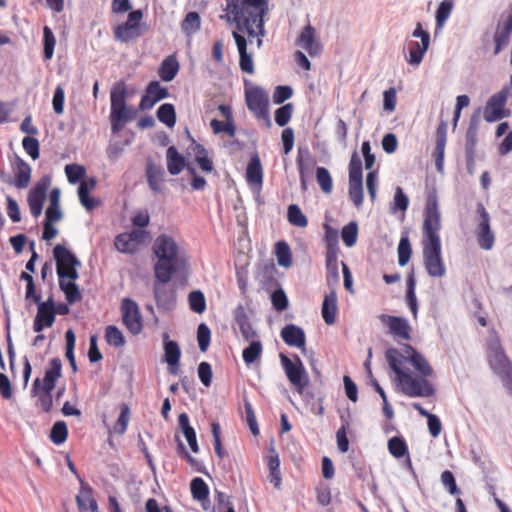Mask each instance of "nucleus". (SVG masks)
Listing matches in <instances>:
<instances>
[{"instance_id":"nucleus-4","label":"nucleus","mask_w":512,"mask_h":512,"mask_svg":"<svg viewBox=\"0 0 512 512\" xmlns=\"http://www.w3.org/2000/svg\"><path fill=\"white\" fill-rule=\"evenodd\" d=\"M178 245L174 239L166 234L159 235L153 245V251L158 257L155 264V278L162 282L168 283L178 266Z\"/></svg>"},{"instance_id":"nucleus-5","label":"nucleus","mask_w":512,"mask_h":512,"mask_svg":"<svg viewBox=\"0 0 512 512\" xmlns=\"http://www.w3.org/2000/svg\"><path fill=\"white\" fill-rule=\"evenodd\" d=\"M61 375L62 362L56 357L49 361L43 380L36 378L33 382L31 390L32 395L38 398L40 408L46 413L50 412L52 409V391Z\"/></svg>"},{"instance_id":"nucleus-8","label":"nucleus","mask_w":512,"mask_h":512,"mask_svg":"<svg viewBox=\"0 0 512 512\" xmlns=\"http://www.w3.org/2000/svg\"><path fill=\"white\" fill-rule=\"evenodd\" d=\"M53 257L56 262V271L59 280H77L79 275L77 267L81 265L78 258L65 246L57 244L53 248Z\"/></svg>"},{"instance_id":"nucleus-44","label":"nucleus","mask_w":512,"mask_h":512,"mask_svg":"<svg viewBox=\"0 0 512 512\" xmlns=\"http://www.w3.org/2000/svg\"><path fill=\"white\" fill-rule=\"evenodd\" d=\"M105 340L106 342L116 348L122 347L125 344V338L120 329L115 325H108L105 328Z\"/></svg>"},{"instance_id":"nucleus-42","label":"nucleus","mask_w":512,"mask_h":512,"mask_svg":"<svg viewBox=\"0 0 512 512\" xmlns=\"http://www.w3.org/2000/svg\"><path fill=\"white\" fill-rule=\"evenodd\" d=\"M287 218L289 223L293 226L304 228L308 225L307 217L296 204H291L288 207Z\"/></svg>"},{"instance_id":"nucleus-56","label":"nucleus","mask_w":512,"mask_h":512,"mask_svg":"<svg viewBox=\"0 0 512 512\" xmlns=\"http://www.w3.org/2000/svg\"><path fill=\"white\" fill-rule=\"evenodd\" d=\"M130 420V408L126 403L120 406V415L114 425V431L118 434H124Z\"/></svg>"},{"instance_id":"nucleus-53","label":"nucleus","mask_w":512,"mask_h":512,"mask_svg":"<svg viewBox=\"0 0 512 512\" xmlns=\"http://www.w3.org/2000/svg\"><path fill=\"white\" fill-rule=\"evenodd\" d=\"M267 466L269 469L270 482L273 483L276 488H279L281 484V473L279 469L280 462L278 456H270L267 461Z\"/></svg>"},{"instance_id":"nucleus-23","label":"nucleus","mask_w":512,"mask_h":512,"mask_svg":"<svg viewBox=\"0 0 512 512\" xmlns=\"http://www.w3.org/2000/svg\"><path fill=\"white\" fill-rule=\"evenodd\" d=\"M243 30H245L247 32L245 27H243L241 31H243ZM238 31H239L238 29H237V31H233L232 36L236 42V45H237V48L239 51V56H240L239 66L243 72H246L248 74H253L254 73V64H253V59H252L251 54H249L247 52V41L242 35H240L238 33Z\"/></svg>"},{"instance_id":"nucleus-60","label":"nucleus","mask_w":512,"mask_h":512,"mask_svg":"<svg viewBox=\"0 0 512 512\" xmlns=\"http://www.w3.org/2000/svg\"><path fill=\"white\" fill-rule=\"evenodd\" d=\"M453 9V2L451 0H443L437 8L436 11V23L438 27L443 26V24L449 18Z\"/></svg>"},{"instance_id":"nucleus-11","label":"nucleus","mask_w":512,"mask_h":512,"mask_svg":"<svg viewBox=\"0 0 512 512\" xmlns=\"http://www.w3.org/2000/svg\"><path fill=\"white\" fill-rule=\"evenodd\" d=\"M143 12L141 10L130 11L127 20L113 28V35L117 41L128 43L139 38L142 35L141 20Z\"/></svg>"},{"instance_id":"nucleus-33","label":"nucleus","mask_w":512,"mask_h":512,"mask_svg":"<svg viewBox=\"0 0 512 512\" xmlns=\"http://www.w3.org/2000/svg\"><path fill=\"white\" fill-rule=\"evenodd\" d=\"M179 71V63L174 55L166 57L160 65L159 76L163 81H172Z\"/></svg>"},{"instance_id":"nucleus-49","label":"nucleus","mask_w":512,"mask_h":512,"mask_svg":"<svg viewBox=\"0 0 512 512\" xmlns=\"http://www.w3.org/2000/svg\"><path fill=\"white\" fill-rule=\"evenodd\" d=\"M114 245L116 249L121 253L132 254L138 249L132 242L128 233H121L115 237Z\"/></svg>"},{"instance_id":"nucleus-19","label":"nucleus","mask_w":512,"mask_h":512,"mask_svg":"<svg viewBox=\"0 0 512 512\" xmlns=\"http://www.w3.org/2000/svg\"><path fill=\"white\" fill-rule=\"evenodd\" d=\"M48 187V180L41 179L28 193L27 202L30 212L35 218H38L42 213Z\"/></svg>"},{"instance_id":"nucleus-15","label":"nucleus","mask_w":512,"mask_h":512,"mask_svg":"<svg viewBox=\"0 0 512 512\" xmlns=\"http://www.w3.org/2000/svg\"><path fill=\"white\" fill-rule=\"evenodd\" d=\"M324 230V241L326 244V266L327 269L332 272L335 277H338V255L340 252L338 245V231L331 227L329 224H324Z\"/></svg>"},{"instance_id":"nucleus-10","label":"nucleus","mask_w":512,"mask_h":512,"mask_svg":"<svg viewBox=\"0 0 512 512\" xmlns=\"http://www.w3.org/2000/svg\"><path fill=\"white\" fill-rule=\"evenodd\" d=\"M245 100L248 109L253 115L258 120L263 121L268 129L271 128L272 122L268 110L269 98L267 93L259 87H253L246 91Z\"/></svg>"},{"instance_id":"nucleus-31","label":"nucleus","mask_w":512,"mask_h":512,"mask_svg":"<svg viewBox=\"0 0 512 512\" xmlns=\"http://www.w3.org/2000/svg\"><path fill=\"white\" fill-rule=\"evenodd\" d=\"M167 169L171 175H178L185 167L184 157L178 153L175 146H170L166 152Z\"/></svg>"},{"instance_id":"nucleus-2","label":"nucleus","mask_w":512,"mask_h":512,"mask_svg":"<svg viewBox=\"0 0 512 512\" xmlns=\"http://www.w3.org/2000/svg\"><path fill=\"white\" fill-rule=\"evenodd\" d=\"M441 230V214L435 190L427 195L424 220L422 225V247L424 265L431 277H442L446 268L442 259V245L439 232Z\"/></svg>"},{"instance_id":"nucleus-16","label":"nucleus","mask_w":512,"mask_h":512,"mask_svg":"<svg viewBox=\"0 0 512 512\" xmlns=\"http://www.w3.org/2000/svg\"><path fill=\"white\" fill-rule=\"evenodd\" d=\"M122 321L125 327L133 335L139 334L143 329L142 317L137 303L125 298L121 303Z\"/></svg>"},{"instance_id":"nucleus-50","label":"nucleus","mask_w":512,"mask_h":512,"mask_svg":"<svg viewBox=\"0 0 512 512\" xmlns=\"http://www.w3.org/2000/svg\"><path fill=\"white\" fill-rule=\"evenodd\" d=\"M477 129L470 125L465 137V157H476Z\"/></svg>"},{"instance_id":"nucleus-45","label":"nucleus","mask_w":512,"mask_h":512,"mask_svg":"<svg viewBox=\"0 0 512 512\" xmlns=\"http://www.w3.org/2000/svg\"><path fill=\"white\" fill-rule=\"evenodd\" d=\"M316 180L321 190L325 194H330L333 190V180L330 172L325 167H317Z\"/></svg>"},{"instance_id":"nucleus-38","label":"nucleus","mask_w":512,"mask_h":512,"mask_svg":"<svg viewBox=\"0 0 512 512\" xmlns=\"http://www.w3.org/2000/svg\"><path fill=\"white\" fill-rule=\"evenodd\" d=\"M275 255L280 266L288 268L292 265L291 249L287 242L278 241L275 244Z\"/></svg>"},{"instance_id":"nucleus-21","label":"nucleus","mask_w":512,"mask_h":512,"mask_svg":"<svg viewBox=\"0 0 512 512\" xmlns=\"http://www.w3.org/2000/svg\"><path fill=\"white\" fill-rule=\"evenodd\" d=\"M381 322L389 328V332L401 340L410 339V326L406 319L398 316L381 315Z\"/></svg>"},{"instance_id":"nucleus-58","label":"nucleus","mask_w":512,"mask_h":512,"mask_svg":"<svg viewBox=\"0 0 512 512\" xmlns=\"http://www.w3.org/2000/svg\"><path fill=\"white\" fill-rule=\"evenodd\" d=\"M349 198L356 207L363 203V185L362 181H349Z\"/></svg>"},{"instance_id":"nucleus-34","label":"nucleus","mask_w":512,"mask_h":512,"mask_svg":"<svg viewBox=\"0 0 512 512\" xmlns=\"http://www.w3.org/2000/svg\"><path fill=\"white\" fill-rule=\"evenodd\" d=\"M76 280L63 279L59 280V287L64 292L65 298L69 304L81 301V292L75 283Z\"/></svg>"},{"instance_id":"nucleus-32","label":"nucleus","mask_w":512,"mask_h":512,"mask_svg":"<svg viewBox=\"0 0 512 512\" xmlns=\"http://www.w3.org/2000/svg\"><path fill=\"white\" fill-rule=\"evenodd\" d=\"M31 179V167L20 157L16 158L15 186L26 188Z\"/></svg>"},{"instance_id":"nucleus-59","label":"nucleus","mask_w":512,"mask_h":512,"mask_svg":"<svg viewBox=\"0 0 512 512\" xmlns=\"http://www.w3.org/2000/svg\"><path fill=\"white\" fill-rule=\"evenodd\" d=\"M20 280H24L27 283L25 298L27 300L32 299L35 303H39V301L41 300V295L36 292L32 275L27 272H22L20 274Z\"/></svg>"},{"instance_id":"nucleus-43","label":"nucleus","mask_w":512,"mask_h":512,"mask_svg":"<svg viewBox=\"0 0 512 512\" xmlns=\"http://www.w3.org/2000/svg\"><path fill=\"white\" fill-rule=\"evenodd\" d=\"M191 494L195 500L203 501L206 500L209 496V488L205 481L196 477L192 479L190 483Z\"/></svg>"},{"instance_id":"nucleus-39","label":"nucleus","mask_w":512,"mask_h":512,"mask_svg":"<svg viewBox=\"0 0 512 512\" xmlns=\"http://www.w3.org/2000/svg\"><path fill=\"white\" fill-rule=\"evenodd\" d=\"M235 321L240 329L242 336L246 340L252 339L256 336V332L253 330L248 316L242 309L236 312Z\"/></svg>"},{"instance_id":"nucleus-57","label":"nucleus","mask_w":512,"mask_h":512,"mask_svg":"<svg viewBox=\"0 0 512 512\" xmlns=\"http://www.w3.org/2000/svg\"><path fill=\"white\" fill-rule=\"evenodd\" d=\"M349 181H362V162L357 152H353L350 159Z\"/></svg>"},{"instance_id":"nucleus-63","label":"nucleus","mask_w":512,"mask_h":512,"mask_svg":"<svg viewBox=\"0 0 512 512\" xmlns=\"http://www.w3.org/2000/svg\"><path fill=\"white\" fill-rule=\"evenodd\" d=\"M210 338L211 331L209 327L206 324L201 323L197 329V341L201 352L207 351L210 344Z\"/></svg>"},{"instance_id":"nucleus-54","label":"nucleus","mask_w":512,"mask_h":512,"mask_svg":"<svg viewBox=\"0 0 512 512\" xmlns=\"http://www.w3.org/2000/svg\"><path fill=\"white\" fill-rule=\"evenodd\" d=\"M262 353V344L260 341H252L250 345L243 350L242 357L246 364L254 363Z\"/></svg>"},{"instance_id":"nucleus-14","label":"nucleus","mask_w":512,"mask_h":512,"mask_svg":"<svg viewBox=\"0 0 512 512\" xmlns=\"http://www.w3.org/2000/svg\"><path fill=\"white\" fill-rule=\"evenodd\" d=\"M476 212L479 215L476 229L477 242L482 249L491 250L494 246L495 237L490 227L489 213L481 202L477 203Z\"/></svg>"},{"instance_id":"nucleus-64","label":"nucleus","mask_w":512,"mask_h":512,"mask_svg":"<svg viewBox=\"0 0 512 512\" xmlns=\"http://www.w3.org/2000/svg\"><path fill=\"white\" fill-rule=\"evenodd\" d=\"M441 482L451 495H459L461 493V490L457 486L455 477L451 471L445 470L442 472Z\"/></svg>"},{"instance_id":"nucleus-30","label":"nucleus","mask_w":512,"mask_h":512,"mask_svg":"<svg viewBox=\"0 0 512 512\" xmlns=\"http://www.w3.org/2000/svg\"><path fill=\"white\" fill-rule=\"evenodd\" d=\"M178 424L180 429L182 430L192 452L198 453L199 446L197 443L196 432L194 428L190 425L189 416L186 413H181L178 416Z\"/></svg>"},{"instance_id":"nucleus-48","label":"nucleus","mask_w":512,"mask_h":512,"mask_svg":"<svg viewBox=\"0 0 512 512\" xmlns=\"http://www.w3.org/2000/svg\"><path fill=\"white\" fill-rule=\"evenodd\" d=\"M342 240L347 247H353L358 238V225L356 222H349L342 228L341 231Z\"/></svg>"},{"instance_id":"nucleus-47","label":"nucleus","mask_w":512,"mask_h":512,"mask_svg":"<svg viewBox=\"0 0 512 512\" xmlns=\"http://www.w3.org/2000/svg\"><path fill=\"white\" fill-rule=\"evenodd\" d=\"M43 45H44V59L50 60L54 54V48L56 45L55 36L50 27L44 26L43 28Z\"/></svg>"},{"instance_id":"nucleus-61","label":"nucleus","mask_w":512,"mask_h":512,"mask_svg":"<svg viewBox=\"0 0 512 512\" xmlns=\"http://www.w3.org/2000/svg\"><path fill=\"white\" fill-rule=\"evenodd\" d=\"M292 114H293V104L292 103L285 104L275 111V122L280 127H283L289 123V121L291 120Z\"/></svg>"},{"instance_id":"nucleus-35","label":"nucleus","mask_w":512,"mask_h":512,"mask_svg":"<svg viewBox=\"0 0 512 512\" xmlns=\"http://www.w3.org/2000/svg\"><path fill=\"white\" fill-rule=\"evenodd\" d=\"M147 181L149 187L154 192H161V185L163 183L164 172L160 167L153 165L152 163H148L146 167Z\"/></svg>"},{"instance_id":"nucleus-36","label":"nucleus","mask_w":512,"mask_h":512,"mask_svg":"<svg viewBox=\"0 0 512 512\" xmlns=\"http://www.w3.org/2000/svg\"><path fill=\"white\" fill-rule=\"evenodd\" d=\"M201 28V18L197 12H188L181 22V30L186 36H192Z\"/></svg>"},{"instance_id":"nucleus-12","label":"nucleus","mask_w":512,"mask_h":512,"mask_svg":"<svg viewBox=\"0 0 512 512\" xmlns=\"http://www.w3.org/2000/svg\"><path fill=\"white\" fill-rule=\"evenodd\" d=\"M508 99V90L502 89L501 91L493 94L487 101L483 117L485 121L491 123L510 116V110L506 109Z\"/></svg>"},{"instance_id":"nucleus-24","label":"nucleus","mask_w":512,"mask_h":512,"mask_svg":"<svg viewBox=\"0 0 512 512\" xmlns=\"http://www.w3.org/2000/svg\"><path fill=\"white\" fill-rule=\"evenodd\" d=\"M282 340L291 347L303 349L306 345V336L304 330L294 324H288L280 332Z\"/></svg>"},{"instance_id":"nucleus-17","label":"nucleus","mask_w":512,"mask_h":512,"mask_svg":"<svg viewBox=\"0 0 512 512\" xmlns=\"http://www.w3.org/2000/svg\"><path fill=\"white\" fill-rule=\"evenodd\" d=\"M296 45L303 48L311 57L320 55L323 49L316 29L310 23L300 32Z\"/></svg>"},{"instance_id":"nucleus-27","label":"nucleus","mask_w":512,"mask_h":512,"mask_svg":"<svg viewBox=\"0 0 512 512\" xmlns=\"http://www.w3.org/2000/svg\"><path fill=\"white\" fill-rule=\"evenodd\" d=\"M76 502L81 512H95L97 510V502L93 498L92 488L83 481H81V487L76 496Z\"/></svg>"},{"instance_id":"nucleus-62","label":"nucleus","mask_w":512,"mask_h":512,"mask_svg":"<svg viewBox=\"0 0 512 512\" xmlns=\"http://www.w3.org/2000/svg\"><path fill=\"white\" fill-rule=\"evenodd\" d=\"M65 173L68 181L75 184L85 176L86 169L78 164H68L65 166Z\"/></svg>"},{"instance_id":"nucleus-6","label":"nucleus","mask_w":512,"mask_h":512,"mask_svg":"<svg viewBox=\"0 0 512 512\" xmlns=\"http://www.w3.org/2000/svg\"><path fill=\"white\" fill-rule=\"evenodd\" d=\"M487 360L490 368L500 377L503 385L512 397V363L507 357L498 338L489 341Z\"/></svg>"},{"instance_id":"nucleus-25","label":"nucleus","mask_w":512,"mask_h":512,"mask_svg":"<svg viewBox=\"0 0 512 512\" xmlns=\"http://www.w3.org/2000/svg\"><path fill=\"white\" fill-rule=\"evenodd\" d=\"M246 182L247 184L257 190L261 189L263 185V168L259 156L256 154L252 156L246 167Z\"/></svg>"},{"instance_id":"nucleus-20","label":"nucleus","mask_w":512,"mask_h":512,"mask_svg":"<svg viewBox=\"0 0 512 512\" xmlns=\"http://www.w3.org/2000/svg\"><path fill=\"white\" fill-rule=\"evenodd\" d=\"M168 95L167 88L161 86L158 81H151L146 87L145 94L141 97L139 109L150 110L158 101L167 98Z\"/></svg>"},{"instance_id":"nucleus-37","label":"nucleus","mask_w":512,"mask_h":512,"mask_svg":"<svg viewBox=\"0 0 512 512\" xmlns=\"http://www.w3.org/2000/svg\"><path fill=\"white\" fill-rule=\"evenodd\" d=\"M296 164L299 172L300 182L303 189H306V175L311 165L310 153L307 149L298 150Z\"/></svg>"},{"instance_id":"nucleus-55","label":"nucleus","mask_w":512,"mask_h":512,"mask_svg":"<svg viewBox=\"0 0 512 512\" xmlns=\"http://www.w3.org/2000/svg\"><path fill=\"white\" fill-rule=\"evenodd\" d=\"M412 254L411 244L407 236L401 237L398 244V263L400 266H405Z\"/></svg>"},{"instance_id":"nucleus-13","label":"nucleus","mask_w":512,"mask_h":512,"mask_svg":"<svg viewBox=\"0 0 512 512\" xmlns=\"http://www.w3.org/2000/svg\"><path fill=\"white\" fill-rule=\"evenodd\" d=\"M412 36L415 38H420L421 43L417 41H411L408 43L409 55L406 60L409 64L418 66L422 62L423 57L428 50L430 44V35L426 30L423 29L422 24L418 22L416 24L415 30L412 33Z\"/></svg>"},{"instance_id":"nucleus-9","label":"nucleus","mask_w":512,"mask_h":512,"mask_svg":"<svg viewBox=\"0 0 512 512\" xmlns=\"http://www.w3.org/2000/svg\"><path fill=\"white\" fill-rule=\"evenodd\" d=\"M282 368L286 374L290 384L300 394L303 393L309 384V378L299 356L295 355L294 359H290L287 355L281 353L279 355Z\"/></svg>"},{"instance_id":"nucleus-22","label":"nucleus","mask_w":512,"mask_h":512,"mask_svg":"<svg viewBox=\"0 0 512 512\" xmlns=\"http://www.w3.org/2000/svg\"><path fill=\"white\" fill-rule=\"evenodd\" d=\"M510 13L508 18L503 22H498L496 31L493 36L495 44L494 55H497L508 44L512 33V3L509 6Z\"/></svg>"},{"instance_id":"nucleus-46","label":"nucleus","mask_w":512,"mask_h":512,"mask_svg":"<svg viewBox=\"0 0 512 512\" xmlns=\"http://www.w3.org/2000/svg\"><path fill=\"white\" fill-rule=\"evenodd\" d=\"M165 361L168 365H179L181 351L179 345L175 341H167L164 345Z\"/></svg>"},{"instance_id":"nucleus-18","label":"nucleus","mask_w":512,"mask_h":512,"mask_svg":"<svg viewBox=\"0 0 512 512\" xmlns=\"http://www.w3.org/2000/svg\"><path fill=\"white\" fill-rule=\"evenodd\" d=\"M38 305L37 314L33 322V330L40 333L43 329L51 327L55 322V309L52 297L46 301L36 303Z\"/></svg>"},{"instance_id":"nucleus-3","label":"nucleus","mask_w":512,"mask_h":512,"mask_svg":"<svg viewBox=\"0 0 512 512\" xmlns=\"http://www.w3.org/2000/svg\"><path fill=\"white\" fill-rule=\"evenodd\" d=\"M225 14L220 19L235 24L236 29L246 28L250 37L263 36V17L268 10V0H225Z\"/></svg>"},{"instance_id":"nucleus-26","label":"nucleus","mask_w":512,"mask_h":512,"mask_svg":"<svg viewBox=\"0 0 512 512\" xmlns=\"http://www.w3.org/2000/svg\"><path fill=\"white\" fill-rule=\"evenodd\" d=\"M96 186V180L94 178L88 181H83L78 187V196L80 203L88 210L92 211L100 206V201L96 198L90 197L89 193Z\"/></svg>"},{"instance_id":"nucleus-51","label":"nucleus","mask_w":512,"mask_h":512,"mask_svg":"<svg viewBox=\"0 0 512 512\" xmlns=\"http://www.w3.org/2000/svg\"><path fill=\"white\" fill-rule=\"evenodd\" d=\"M68 436L67 425L64 421H57L51 429L50 439L56 444L60 445L64 443Z\"/></svg>"},{"instance_id":"nucleus-41","label":"nucleus","mask_w":512,"mask_h":512,"mask_svg":"<svg viewBox=\"0 0 512 512\" xmlns=\"http://www.w3.org/2000/svg\"><path fill=\"white\" fill-rule=\"evenodd\" d=\"M157 118L166 126L173 127L176 123L174 106L170 103L162 104L157 110Z\"/></svg>"},{"instance_id":"nucleus-52","label":"nucleus","mask_w":512,"mask_h":512,"mask_svg":"<svg viewBox=\"0 0 512 512\" xmlns=\"http://www.w3.org/2000/svg\"><path fill=\"white\" fill-rule=\"evenodd\" d=\"M388 450L395 458H401L408 454V446L400 437H392L388 441Z\"/></svg>"},{"instance_id":"nucleus-40","label":"nucleus","mask_w":512,"mask_h":512,"mask_svg":"<svg viewBox=\"0 0 512 512\" xmlns=\"http://www.w3.org/2000/svg\"><path fill=\"white\" fill-rule=\"evenodd\" d=\"M188 304L191 311L202 314L206 310V299L200 290L191 291L188 295Z\"/></svg>"},{"instance_id":"nucleus-7","label":"nucleus","mask_w":512,"mask_h":512,"mask_svg":"<svg viewBox=\"0 0 512 512\" xmlns=\"http://www.w3.org/2000/svg\"><path fill=\"white\" fill-rule=\"evenodd\" d=\"M127 87L125 82L114 84L111 93L110 122L113 133L119 132L124 124L132 119L131 110L126 105Z\"/></svg>"},{"instance_id":"nucleus-29","label":"nucleus","mask_w":512,"mask_h":512,"mask_svg":"<svg viewBox=\"0 0 512 512\" xmlns=\"http://www.w3.org/2000/svg\"><path fill=\"white\" fill-rule=\"evenodd\" d=\"M321 312L323 320L327 325L335 323L337 314V296L335 291H331L325 296Z\"/></svg>"},{"instance_id":"nucleus-28","label":"nucleus","mask_w":512,"mask_h":512,"mask_svg":"<svg viewBox=\"0 0 512 512\" xmlns=\"http://www.w3.org/2000/svg\"><path fill=\"white\" fill-rule=\"evenodd\" d=\"M165 284L156 279L154 296L158 308H169L176 300L174 290L168 289Z\"/></svg>"},{"instance_id":"nucleus-1","label":"nucleus","mask_w":512,"mask_h":512,"mask_svg":"<svg viewBox=\"0 0 512 512\" xmlns=\"http://www.w3.org/2000/svg\"><path fill=\"white\" fill-rule=\"evenodd\" d=\"M385 358L395 373L394 383L400 393L411 398H426L435 394L432 383L433 368L412 346H405V354L389 348L385 352Z\"/></svg>"}]
</instances>
